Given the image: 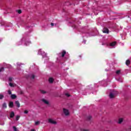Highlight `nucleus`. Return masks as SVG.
<instances>
[{
	"label": "nucleus",
	"mask_w": 131,
	"mask_h": 131,
	"mask_svg": "<svg viewBox=\"0 0 131 131\" xmlns=\"http://www.w3.org/2000/svg\"><path fill=\"white\" fill-rule=\"evenodd\" d=\"M8 94H9V95H12V92L10 91V90H9L8 91Z\"/></svg>",
	"instance_id": "nucleus-30"
},
{
	"label": "nucleus",
	"mask_w": 131,
	"mask_h": 131,
	"mask_svg": "<svg viewBox=\"0 0 131 131\" xmlns=\"http://www.w3.org/2000/svg\"><path fill=\"white\" fill-rule=\"evenodd\" d=\"M40 92L41 94H46L47 92L43 90H40Z\"/></svg>",
	"instance_id": "nucleus-22"
},
{
	"label": "nucleus",
	"mask_w": 131,
	"mask_h": 131,
	"mask_svg": "<svg viewBox=\"0 0 131 131\" xmlns=\"http://www.w3.org/2000/svg\"><path fill=\"white\" fill-rule=\"evenodd\" d=\"M51 26H54V23H52L51 24Z\"/></svg>",
	"instance_id": "nucleus-32"
},
{
	"label": "nucleus",
	"mask_w": 131,
	"mask_h": 131,
	"mask_svg": "<svg viewBox=\"0 0 131 131\" xmlns=\"http://www.w3.org/2000/svg\"><path fill=\"white\" fill-rule=\"evenodd\" d=\"M59 54H61V57L62 58H64V57H65V55H66V51L65 50H62V51L61 52V53H59Z\"/></svg>",
	"instance_id": "nucleus-6"
},
{
	"label": "nucleus",
	"mask_w": 131,
	"mask_h": 131,
	"mask_svg": "<svg viewBox=\"0 0 131 131\" xmlns=\"http://www.w3.org/2000/svg\"><path fill=\"white\" fill-rule=\"evenodd\" d=\"M26 78H27V79H29V78L30 79H34V78H35V76L34 74H32V75L27 76Z\"/></svg>",
	"instance_id": "nucleus-2"
},
{
	"label": "nucleus",
	"mask_w": 131,
	"mask_h": 131,
	"mask_svg": "<svg viewBox=\"0 0 131 131\" xmlns=\"http://www.w3.org/2000/svg\"><path fill=\"white\" fill-rule=\"evenodd\" d=\"M41 50H40L39 51V52H41Z\"/></svg>",
	"instance_id": "nucleus-34"
},
{
	"label": "nucleus",
	"mask_w": 131,
	"mask_h": 131,
	"mask_svg": "<svg viewBox=\"0 0 131 131\" xmlns=\"http://www.w3.org/2000/svg\"><path fill=\"white\" fill-rule=\"evenodd\" d=\"M102 32L103 33H107V34H109V29L107 28H104L102 30Z\"/></svg>",
	"instance_id": "nucleus-3"
},
{
	"label": "nucleus",
	"mask_w": 131,
	"mask_h": 131,
	"mask_svg": "<svg viewBox=\"0 0 131 131\" xmlns=\"http://www.w3.org/2000/svg\"><path fill=\"white\" fill-rule=\"evenodd\" d=\"M49 81L50 83H53L54 82V79L53 78H49Z\"/></svg>",
	"instance_id": "nucleus-11"
},
{
	"label": "nucleus",
	"mask_w": 131,
	"mask_h": 131,
	"mask_svg": "<svg viewBox=\"0 0 131 131\" xmlns=\"http://www.w3.org/2000/svg\"><path fill=\"white\" fill-rule=\"evenodd\" d=\"M110 98H111V99H113V98H114V95L113 94V93L110 94Z\"/></svg>",
	"instance_id": "nucleus-15"
},
{
	"label": "nucleus",
	"mask_w": 131,
	"mask_h": 131,
	"mask_svg": "<svg viewBox=\"0 0 131 131\" xmlns=\"http://www.w3.org/2000/svg\"><path fill=\"white\" fill-rule=\"evenodd\" d=\"M13 80V78L12 77H9V81H12Z\"/></svg>",
	"instance_id": "nucleus-26"
},
{
	"label": "nucleus",
	"mask_w": 131,
	"mask_h": 131,
	"mask_svg": "<svg viewBox=\"0 0 131 131\" xmlns=\"http://www.w3.org/2000/svg\"><path fill=\"white\" fill-rule=\"evenodd\" d=\"M40 122L39 121H36L35 122V125H38V124H39Z\"/></svg>",
	"instance_id": "nucleus-23"
},
{
	"label": "nucleus",
	"mask_w": 131,
	"mask_h": 131,
	"mask_svg": "<svg viewBox=\"0 0 131 131\" xmlns=\"http://www.w3.org/2000/svg\"><path fill=\"white\" fill-rule=\"evenodd\" d=\"M9 85L10 86H11V88H14V86H15V85H14V84H13L12 83H9Z\"/></svg>",
	"instance_id": "nucleus-17"
},
{
	"label": "nucleus",
	"mask_w": 131,
	"mask_h": 131,
	"mask_svg": "<svg viewBox=\"0 0 131 131\" xmlns=\"http://www.w3.org/2000/svg\"><path fill=\"white\" fill-rule=\"evenodd\" d=\"M5 70V68L4 67H2L0 69V72H3Z\"/></svg>",
	"instance_id": "nucleus-21"
},
{
	"label": "nucleus",
	"mask_w": 131,
	"mask_h": 131,
	"mask_svg": "<svg viewBox=\"0 0 131 131\" xmlns=\"http://www.w3.org/2000/svg\"><path fill=\"white\" fill-rule=\"evenodd\" d=\"M9 106L10 107V108H13V107H14V102L12 101L9 102Z\"/></svg>",
	"instance_id": "nucleus-7"
},
{
	"label": "nucleus",
	"mask_w": 131,
	"mask_h": 131,
	"mask_svg": "<svg viewBox=\"0 0 131 131\" xmlns=\"http://www.w3.org/2000/svg\"><path fill=\"white\" fill-rule=\"evenodd\" d=\"M19 118H20V116H16V120H19Z\"/></svg>",
	"instance_id": "nucleus-24"
},
{
	"label": "nucleus",
	"mask_w": 131,
	"mask_h": 131,
	"mask_svg": "<svg viewBox=\"0 0 131 131\" xmlns=\"http://www.w3.org/2000/svg\"><path fill=\"white\" fill-rule=\"evenodd\" d=\"M63 113L66 116H68V115H69V111H68L67 109L63 108Z\"/></svg>",
	"instance_id": "nucleus-4"
},
{
	"label": "nucleus",
	"mask_w": 131,
	"mask_h": 131,
	"mask_svg": "<svg viewBox=\"0 0 131 131\" xmlns=\"http://www.w3.org/2000/svg\"><path fill=\"white\" fill-rule=\"evenodd\" d=\"M15 116V113L14 112H12L10 113V118H13Z\"/></svg>",
	"instance_id": "nucleus-8"
},
{
	"label": "nucleus",
	"mask_w": 131,
	"mask_h": 131,
	"mask_svg": "<svg viewBox=\"0 0 131 131\" xmlns=\"http://www.w3.org/2000/svg\"><path fill=\"white\" fill-rule=\"evenodd\" d=\"M91 119H92V116H89L87 117V120H90Z\"/></svg>",
	"instance_id": "nucleus-19"
},
{
	"label": "nucleus",
	"mask_w": 131,
	"mask_h": 131,
	"mask_svg": "<svg viewBox=\"0 0 131 131\" xmlns=\"http://www.w3.org/2000/svg\"><path fill=\"white\" fill-rule=\"evenodd\" d=\"M122 121H123V119L120 118V119H119V121H118V123H119V124H120L121 123H122Z\"/></svg>",
	"instance_id": "nucleus-12"
},
{
	"label": "nucleus",
	"mask_w": 131,
	"mask_h": 131,
	"mask_svg": "<svg viewBox=\"0 0 131 131\" xmlns=\"http://www.w3.org/2000/svg\"><path fill=\"white\" fill-rule=\"evenodd\" d=\"M41 101H42V102H43V103L44 104H46V105H50V102H49V101H48L45 99H42Z\"/></svg>",
	"instance_id": "nucleus-5"
},
{
	"label": "nucleus",
	"mask_w": 131,
	"mask_h": 131,
	"mask_svg": "<svg viewBox=\"0 0 131 131\" xmlns=\"http://www.w3.org/2000/svg\"><path fill=\"white\" fill-rule=\"evenodd\" d=\"M116 45V42H112V43H110V46L111 47H114V46Z\"/></svg>",
	"instance_id": "nucleus-13"
},
{
	"label": "nucleus",
	"mask_w": 131,
	"mask_h": 131,
	"mask_svg": "<svg viewBox=\"0 0 131 131\" xmlns=\"http://www.w3.org/2000/svg\"><path fill=\"white\" fill-rule=\"evenodd\" d=\"M15 104L16 105L17 108L20 107V102L19 101H15Z\"/></svg>",
	"instance_id": "nucleus-10"
},
{
	"label": "nucleus",
	"mask_w": 131,
	"mask_h": 131,
	"mask_svg": "<svg viewBox=\"0 0 131 131\" xmlns=\"http://www.w3.org/2000/svg\"><path fill=\"white\" fill-rule=\"evenodd\" d=\"M11 98L13 100H14V99H16V98H17V96H16V95L15 94H12L11 96Z\"/></svg>",
	"instance_id": "nucleus-9"
},
{
	"label": "nucleus",
	"mask_w": 131,
	"mask_h": 131,
	"mask_svg": "<svg viewBox=\"0 0 131 131\" xmlns=\"http://www.w3.org/2000/svg\"><path fill=\"white\" fill-rule=\"evenodd\" d=\"M116 74H119L120 73V70H118L116 72Z\"/></svg>",
	"instance_id": "nucleus-27"
},
{
	"label": "nucleus",
	"mask_w": 131,
	"mask_h": 131,
	"mask_svg": "<svg viewBox=\"0 0 131 131\" xmlns=\"http://www.w3.org/2000/svg\"><path fill=\"white\" fill-rule=\"evenodd\" d=\"M31 131H35V130L34 129H31Z\"/></svg>",
	"instance_id": "nucleus-33"
},
{
	"label": "nucleus",
	"mask_w": 131,
	"mask_h": 131,
	"mask_svg": "<svg viewBox=\"0 0 131 131\" xmlns=\"http://www.w3.org/2000/svg\"><path fill=\"white\" fill-rule=\"evenodd\" d=\"M4 95L3 94H1L0 95V100H3V99H4Z\"/></svg>",
	"instance_id": "nucleus-18"
},
{
	"label": "nucleus",
	"mask_w": 131,
	"mask_h": 131,
	"mask_svg": "<svg viewBox=\"0 0 131 131\" xmlns=\"http://www.w3.org/2000/svg\"><path fill=\"white\" fill-rule=\"evenodd\" d=\"M66 96H67V97H70V94L68 93H66Z\"/></svg>",
	"instance_id": "nucleus-31"
},
{
	"label": "nucleus",
	"mask_w": 131,
	"mask_h": 131,
	"mask_svg": "<svg viewBox=\"0 0 131 131\" xmlns=\"http://www.w3.org/2000/svg\"><path fill=\"white\" fill-rule=\"evenodd\" d=\"M130 64V61L129 60H127L126 61V65H127V66H128V65H129Z\"/></svg>",
	"instance_id": "nucleus-14"
},
{
	"label": "nucleus",
	"mask_w": 131,
	"mask_h": 131,
	"mask_svg": "<svg viewBox=\"0 0 131 131\" xmlns=\"http://www.w3.org/2000/svg\"><path fill=\"white\" fill-rule=\"evenodd\" d=\"M48 122L51 124H57V122L51 118L48 119Z\"/></svg>",
	"instance_id": "nucleus-1"
},
{
	"label": "nucleus",
	"mask_w": 131,
	"mask_h": 131,
	"mask_svg": "<svg viewBox=\"0 0 131 131\" xmlns=\"http://www.w3.org/2000/svg\"><path fill=\"white\" fill-rule=\"evenodd\" d=\"M2 106L3 108H7V103H4Z\"/></svg>",
	"instance_id": "nucleus-16"
},
{
	"label": "nucleus",
	"mask_w": 131,
	"mask_h": 131,
	"mask_svg": "<svg viewBox=\"0 0 131 131\" xmlns=\"http://www.w3.org/2000/svg\"><path fill=\"white\" fill-rule=\"evenodd\" d=\"M24 113H25V114H28V111L25 110V111H24Z\"/></svg>",
	"instance_id": "nucleus-29"
},
{
	"label": "nucleus",
	"mask_w": 131,
	"mask_h": 131,
	"mask_svg": "<svg viewBox=\"0 0 131 131\" xmlns=\"http://www.w3.org/2000/svg\"><path fill=\"white\" fill-rule=\"evenodd\" d=\"M17 13H18V14H21V13H22V10H17Z\"/></svg>",
	"instance_id": "nucleus-25"
},
{
	"label": "nucleus",
	"mask_w": 131,
	"mask_h": 131,
	"mask_svg": "<svg viewBox=\"0 0 131 131\" xmlns=\"http://www.w3.org/2000/svg\"><path fill=\"white\" fill-rule=\"evenodd\" d=\"M13 128L14 131H18V129H17V127H16V126H14Z\"/></svg>",
	"instance_id": "nucleus-20"
},
{
	"label": "nucleus",
	"mask_w": 131,
	"mask_h": 131,
	"mask_svg": "<svg viewBox=\"0 0 131 131\" xmlns=\"http://www.w3.org/2000/svg\"><path fill=\"white\" fill-rule=\"evenodd\" d=\"M81 131H90V130L86 129H81Z\"/></svg>",
	"instance_id": "nucleus-28"
}]
</instances>
